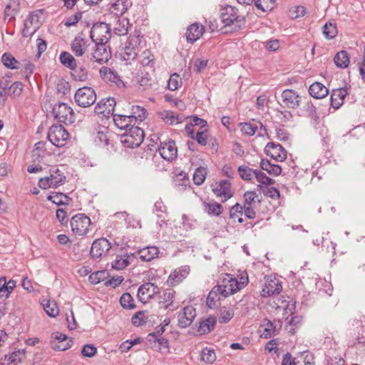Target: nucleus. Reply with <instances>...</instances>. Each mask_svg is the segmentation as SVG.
I'll list each match as a JSON object with an SVG mask.
<instances>
[{
	"instance_id": "obj_1",
	"label": "nucleus",
	"mask_w": 365,
	"mask_h": 365,
	"mask_svg": "<svg viewBox=\"0 0 365 365\" xmlns=\"http://www.w3.org/2000/svg\"><path fill=\"white\" fill-rule=\"evenodd\" d=\"M66 177L63 170L56 167L49 170V175L42 178L38 181V186L42 189L56 188L64 184Z\"/></svg>"
},
{
	"instance_id": "obj_2",
	"label": "nucleus",
	"mask_w": 365,
	"mask_h": 365,
	"mask_svg": "<svg viewBox=\"0 0 365 365\" xmlns=\"http://www.w3.org/2000/svg\"><path fill=\"white\" fill-rule=\"evenodd\" d=\"M247 282H239L235 277L230 274H226L221 282L216 287V290L220 292L222 298L234 294L245 287Z\"/></svg>"
},
{
	"instance_id": "obj_3",
	"label": "nucleus",
	"mask_w": 365,
	"mask_h": 365,
	"mask_svg": "<svg viewBox=\"0 0 365 365\" xmlns=\"http://www.w3.org/2000/svg\"><path fill=\"white\" fill-rule=\"evenodd\" d=\"M144 137L143 130L133 125L121 136V143L127 148H137L143 143Z\"/></svg>"
},
{
	"instance_id": "obj_4",
	"label": "nucleus",
	"mask_w": 365,
	"mask_h": 365,
	"mask_svg": "<svg viewBox=\"0 0 365 365\" xmlns=\"http://www.w3.org/2000/svg\"><path fill=\"white\" fill-rule=\"evenodd\" d=\"M220 18L225 27L232 26V31L240 29L244 22V17L238 15L237 10L231 6H228L222 10Z\"/></svg>"
},
{
	"instance_id": "obj_5",
	"label": "nucleus",
	"mask_w": 365,
	"mask_h": 365,
	"mask_svg": "<svg viewBox=\"0 0 365 365\" xmlns=\"http://www.w3.org/2000/svg\"><path fill=\"white\" fill-rule=\"evenodd\" d=\"M140 43V32L135 31L133 35L128 37L125 43L122 58L124 61L130 62L136 58L138 53V46Z\"/></svg>"
},
{
	"instance_id": "obj_6",
	"label": "nucleus",
	"mask_w": 365,
	"mask_h": 365,
	"mask_svg": "<svg viewBox=\"0 0 365 365\" xmlns=\"http://www.w3.org/2000/svg\"><path fill=\"white\" fill-rule=\"evenodd\" d=\"M111 29L106 23L94 24L90 32L93 43H107L111 37Z\"/></svg>"
},
{
	"instance_id": "obj_7",
	"label": "nucleus",
	"mask_w": 365,
	"mask_h": 365,
	"mask_svg": "<svg viewBox=\"0 0 365 365\" xmlns=\"http://www.w3.org/2000/svg\"><path fill=\"white\" fill-rule=\"evenodd\" d=\"M74 99L78 106L90 107L96 101V93L92 88L84 86L76 91Z\"/></svg>"
},
{
	"instance_id": "obj_8",
	"label": "nucleus",
	"mask_w": 365,
	"mask_h": 365,
	"mask_svg": "<svg viewBox=\"0 0 365 365\" xmlns=\"http://www.w3.org/2000/svg\"><path fill=\"white\" fill-rule=\"evenodd\" d=\"M91 224V219L81 213L74 215L70 220L72 232L78 236L86 235L90 230Z\"/></svg>"
},
{
	"instance_id": "obj_9",
	"label": "nucleus",
	"mask_w": 365,
	"mask_h": 365,
	"mask_svg": "<svg viewBox=\"0 0 365 365\" xmlns=\"http://www.w3.org/2000/svg\"><path fill=\"white\" fill-rule=\"evenodd\" d=\"M69 133L61 125H52L48 132V139L56 147L64 146L68 139Z\"/></svg>"
},
{
	"instance_id": "obj_10",
	"label": "nucleus",
	"mask_w": 365,
	"mask_h": 365,
	"mask_svg": "<svg viewBox=\"0 0 365 365\" xmlns=\"http://www.w3.org/2000/svg\"><path fill=\"white\" fill-rule=\"evenodd\" d=\"M53 113L55 118L61 123L70 125L75 122L74 112L66 103L56 104L53 108Z\"/></svg>"
},
{
	"instance_id": "obj_11",
	"label": "nucleus",
	"mask_w": 365,
	"mask_h": 365,
	"mask_svg": "<svg viewBox=\"0 0 365 365\" xmlns=\"http://www.w3.org/2000/svg\"><path fill=\"white\" fill-rule=\"evenodd\" d=\"M210 187L214 195L220 198L222 202H226L233 196V191L229 180H222L214 182L210 185Z\"/></svg>"
},
{
	"instance_id": "obj_12",
	"label": "nucleus",
	"mask_w": 365,
	"mask_h": 365,
	"mask_svg": "<svg viewBox=\"0 0 365 365\" xmlns=\"http://www.w3.org/2000/svg\"><path fill=\"white\" fill-rule=\"evenodd\" d=\"M160 294V288L151 282H146L139 287L138 290V299L145 304Z\"/></svg>"
},
{
	"instance_id": "obj_13",
	"label": "nucleus",
	"mask_w": 365,
	"mask_h": 365,
	"mask_svg": "<svg viewBox=\"0 0 365 365\" xmlns=\"http://www.w3.org/2000/svg\"><path fill=\"white\" fill-rule=\"evenodd\" d=\"M95 43V48L90 59L98 63L107 62L111 57L110 48L107 43Z\"/></svg>"
},
{
	"instance_id": "obj_14",
	"label": "nucleus",
	"mask_w": 365,
	"mask_h": 365,
	"mask_svg": "<svg viewBox=\"0 0 365 365\" xmlns=\"http://www.w3.org/2000/svg\"><path fill=\"white\" fill-rule=\"evenodd\" d=\"M40 26L39 11L30 13L24 21V29L22 30L23 36H32L39 29Z\"/></svg>"
},
{
	"instance_id": "obj_15",
	"label": "nucleus",
	"mask_w": 365,
	"mask_h": 365,
	"mask_svg": "<svg viewBox=\"0 0 365 365\" xmlns=\"http://www.w3.org/2000/svg\"><path fill=\"white\" fill-rule=\"evenodd\" d=\"M99 74L101 78L107 83L115 85L118 88L125 87L123 81L121 80L120 76L113 69L103 66L100 68Z\"/></svg>"
},
{
	"instance_id": "obj_16",
	"label": "nucleus",
	"mask_w": 365,
	"mask_h": 365,
	"mask_svg": "<svg viewBox=\"0 0 365 365\" xmlns=\"http://www.w3.org/2000/svg\"><path fill=\"white\" fill-rule=\"evenodd\" d=\"M116 101L113 98L108 97L101 99L95 106L94 111L96 114H102L106 118H109L114 113Z\"/></svg>"
},
{
	"instance_id": "obj_17",
	"label": "nucleus",
	"mask_w": 365,
	"mask_h": 365,
	"mask_svg": "<svg viewBox=\"0 0 365 365\" xmlns=\"http://www.w3.org/2000/svg\"><path fill=\"white\" fill-rule=\"evenodd\" d=\"M110 248V242L107 239L102 237L94 240L90 253L93 258H101L106 256Z\"/></svg>"
},
{
	"instance_id": "obj_18",
	"label": "nucleus",
	"mask_w": 365,
	"mask_h": 365,
	"mask_svg": "<svg viewBox=\"0 0 365 365\" xmlns=\"http://www.w3.org/2000/svg\"><path fill=\"white\" fill-rule=\"evenodd\" d=\"M240 126L241 131L250 136L254 135L256 133L259 136L267 134L266 127L260 121L252 120L250 122L241 123Z\"/></svg>"
},
{
	"instance_id": "obj_19",
	"label": "nucleus",
	"mask_w": 365,
	"mask_h": 365,
	"mask_svg": "<svg viewBox=\"0 0 365 365\" xmlns=\"http://www.w3.org/2000/svg\"><path fill=\"white\" fill-rule=\"evenodd\" d=\"M281 97L284 106L287 108L297 109L302 101V97L293 89L284 90Z\"/></svg>"
},
{
	"instance_id": "obj_20",
	"label": "nucleus",
	"mask_w": 365,
	"mask_h": 365,
	"mask_svg": "<svg viewBox=\"0 0 365 365\" xmlns=\"http://www.w3.org/2000/svg\"><path fill=\"white\" fill-rule=\"evenodd\" d=\"M196 317V310L192 306L183 308L178 315V326L181 328L188 327Z\"/></svg>"
},
{
	"instance_id": "obj_21",
	"label": "nucleus",
	"mask_w": 365,
	"mask_h": 365,
	"mask_svg": "<svg viewBox=\"0 0 365 365\" xmlns=\"http://www.w3.org/2000/svg\"><path fill=\"white\" fill-rule=\"evenodd\" d=\"M265 153L276 161L282 162L287 158L286 150L279 144L268 143L264 148Z\"/></svg>"
},
{
	"instance_id": "obj_22",
	"label": "nucleus",
	"mask_w": 365,
	"mask_h": 365,
	"mask_svg": "<svg viewBox=\"0 0 365 365\" xmlns=\"http://www.w3.org/2000/svg\"><path fill=\"white\" fill-rule=\"evenodd\" d=\"M158 150L161 157L168 161H172L177 157V148L172 140L161 143Z\"/></svg>"
},
{
	"instance_id": "obj_23",
	"label": "nucleus",
	"mask_w": 365,
	"mask_h": 365,
	"mask_svg": "<svg viewBox=\"0 0 365 365\" xmlns=\"http://www.w3.org/2000/svg\"><path fill=\"white\" fill-rule=\"evenodd\" d=\"M282 289V284L276 277H269L267 279L264 287L261 292V295L264 297H269L279 294Z\"/></svg>"
},
{
	"instance_id": "obj_24",
	"label": "nucleus",
	"mask_w": 365,
	"mask_h": 365,
	"mask_svg": "<svg viewBox=\"0 0 365 365\" xmlns=\"http://www.w3.org/2000/svg\"><path fill=\"white\" fill-rule=\"evenodd\" d=\"M175 292L172 289L160 291V294H157L158 301L161 307L165 309L175 310L178 307L173 304Z\"/></svg>"
},
{
	"instance_id": "obj_25",
	"label": "nucleus",
	"mask_w": 365,
	"mask_h": 365,
	"mask_svg": "<svg viewBox=\"0 0 365 365\" xmlns=\"http://www.w3.org/2000/svg\"><path fill=\"white\" fill-rule=\"evenodd\" d=\"M88 40L81 36H76L72 41L71 47L76 56H83L88 47Z\"/></svg>"
},
{
	"instance_id": "obj_26",
	"label": "nucleus",
	"mask_w": 365,
	"mask_h": 365,
	"mask_svg": "<svg viewBox=\"0 0 365 365\" xmlns=\"http://www.w3.org/2000/svg\"><path fill=\"white\" fill-rule=\"evenodd\" d=\"M348 95L346 87L334 89L330 97L331 106L334 109L339 108L344 103L345 97Z\"/></svg>"
},
{
	"instance_id": "obj_27",
	"label": "nucleus",
	"mask_w": 365,
	"mask_h": 365,
	"mask_svg": "<svg viewBox=\"0 0 365 365\" xmlns=\"http://www.w3.org/2000/svg\"><path fill=\"white\" fill-rule=\"evenodd\" d=\"M189 274V268L184 267L175 269L168 277L167 283L170 286H176L180 284Z\"/></svg>"
},
{
	"instance_id": "obj_28",
	"label": "nucleus",
	"mask_w": 365,
	"mask_h": 365,
	"mask_svg": "<svg viewBox=\"0 0 365 365\" xmlns=\"http://www.w3.org/2000/svg\"><path fill=\"white\" fill-rule=\"evenodd\" d=\"M132 4L131 0H115L111 4L110 10L115 16H121L131 7Z\"/></svg>"
},
{
	"instance_id": "obj_29",
	"label": "nucleus",
	"mask_w": 365,
	"mask_h": 365,
	"mask_svg": "<svg viewBox=\"0 0 365 365\" xmlns=\"http://www.w3.org/2000/svg\"><path fill=\"white\" fill-rule=\"evenodd\" d=\"M204 31L203 26L197 23L190 25L187 30L186 38L188 42L193 43L202 36Z\"/></svg>"
},
{
	"instance_id": "obj_30",
	"label": "nucleus",
	"mask_w": 365,
	"mask_h": 365,
	"mask_svg": "<svg viewBox=\"0 0 365 365\" xmlns=\"http://www.w3.org/2000/svg\"><path fill=\"white\" fill-rule=\"evenodd\" d=\"M309 94L314 98H323L329 93L328 88L319 82L313 83L309 88Z\"/></svg>"
},
{
	"instance_id": "obj_31",
	"label": "nucleus",
	"mask_w": 365,
	"mask_h": 365,
	"mask_svg": "<svg viewBox=\"0 0 365 365\" xmlns=\"http://www.w3.org/2000/svg\"><path fill=\"white\" fill-rule=\"evenodd\" d=\"M159 249L155 246H148L138 251L140 259L145 262H150L158 257Z\"/></svg>"
},
{
	"instance_id": "obj_32",
	"label": "nucleus",
	"mask_w": 365,
	"mask_h": 365,
	"mask_svg": "<svg viewBox=\"0 0 365 365\" xmlns=\"http://www.w3.org/2000/svg\"><path fill=\"white\" fill-rule=\"evenodd\" d=\"M202 206L205 212L209 215L219 216L223 211V207L221 204L214 200H211L210 202L204 201L202 202Z\"/></svg>"
},
{
	"instance_id": "obj_33",
	"label": "nucleus",
	"mask_w": 365,
	"mask_h": 365,
	"mask_svg": "<svg viewBox=\"0 0 365 365\" xmlns=\"http://www.w3.org/2000/svg\"><path fill=\"white\" fill-rule=\"evenodd\" d=\"M132 25L129 23V20L127 18L120 17L114 26L113 31L118 36H124L128 34L129 28Z\"/></svg>"
},
{
	"instance_id": "obj_34",
	"label": "nucleus",
	"mask_w": 365,
	"mask_h": 365,
	"mask_svg": "<svg viewBox=\"0 0 365 365\" xmlns=\"http://www.w3.org/2000/svg\"><path fill=\"white\" fill-rule=\"evenodd\" d=\"M217 323L216 317L214 316H210L207 319L202 320L200 322V325L198 327V332L200 334H206L211 332Z\"/></svg>"
},
{
	"instance_id": "obj_35",
	"label": "nucleus",
	"mask_w": 365,
	"mask_h": 365,
	"mask_svg": "<svg viewBox=\"0 0 365 365\" xmlns=\"http://www.w3.org/2000/svg\"><path fill=\"white\" fill-rule=\"evenodd\" d=\"M113 118L115 125L120 130H128L131 125L133 121L129 115L114 114Z\"/></svg>"
},
{
	"instance_id": "obj_36",
	"label": "nucleus",
	"mask_w": 365,
	"mask_h": 365,
	"mask_svg": "<svg viewBox=\"0 0 365 365\" xmlns=\"http://www.w3.org/2000/svg\"><path fill=\"white\" fill-rule=\"evenodd\" d=\"M24 358V351L23 350H18L8 355H6L3 364L17 365L19 363L21 362Z\"/></svg>"
},
{
	"instance_id": "obj_37",
	"label": "nucleus",
	"mask_w": 365,
	"mask_h": 365,
	"mask_svg": "<svg viewBox=\"0 0 365 365\" xmlns=\"http://www.w3.org/2000/svg\"><path fill=\"white\" fill-rule=\"evenodd\" d=\"M262 170L267 171L269 174L278 176L282 173V168L276 164L271 163L268 160L262 159L260 162Z\"/></svg>"
},
{
	"instance_id": "obj_38",
	"label": "nucleus",
	"mask_w": 365,
	"mask_h": 365,
	"mask_svg": "<svg viewBox=\"0 0 365 365\" xmlns=\"http://www.w3.org/2000/svg\"><path fill=\"white\" fill-rule=\"evenodd\" d=\"M129 116L134 123L137 120L142 122L146 118V110L142 106H132Z\"/></svg>"
},
{
	"instance_id": "obj_39",
	"label": "nucleus",
	"mask_w": 365,
	"mask_h": 365,
	"mask_svg": "<svg viewBox=\"0 0 365 365\" xmlns=\"http://www.w3.org/2000/svg\"><path fill=\"white\" fill-rule=\"evenodd\" d=\"M133 255H124L116 256L115 259L112 262V268L116 270H121L130 264V259Z\"/></svg>"
},
{
	"instance_id": "obj_40",
	"label": "nucleus",
	"mask_w": 365,
	"mask_h": 365,
	"mask_svg": "<svg viewBox=\"0 0 365 365\" xmlns=\"http://www.w3.org/2000/svg\"><path fill=\"white\" fill-rule=\"evenodd\" d=\"M335 65L340 68H346L349 64V56L346 51H340L334 58Z\"/></svg>"
},
{
	"instance_id": "obj_41",
	"label": "nucleus",
	"mask_w": 365,
	"mask_h": 365,
	"mask_svg": "<svg viewBox=\"0 0 365 365\" xmlns=\"http://www.w3.org/2000/svg\"><path fill=\"white\" fill-rule=\"evenodd\" d=\"M72 76L75 81H86L88 77V71L84 65L77 66L71 69Z\"/></svg>"
},
{
	"instance_id": "obj_42",
	"label": "nucleus",
	"mask_w": 365,
	"mask_h": 365,
	"mask_svg": "<svg viewBox=\"0 0 365 365\" xmlns=\"http://www.w3.org/2000/svg\"><path fill=\"white\" fill-rule=\"evenodd\" d=\"M19 12L18 4L15 0H11L4 9V19L9 21L15 18Z\"/></svg>"
},
{
	"instance_id": "obj_43",
	"label": "nucleus",
	"mask_w": 365,
	"mask_h": 365,
	"mask_svg": "<svg viewBox=\"0 0 365 365\" xmlns=\"http://www.w3.org/2000/svg\"><path fill=\"white\" fill-rule=\"evenodd\" d=\"M60 62L66 67L69 69L75 68L76 66V60L75 58L68 52L63 51L59 56Z\"/></svg>"
},
{
	"instance_id": "obj_44",
	"label": "nucleus",
	"mask_w": 365,
	"mask_h": 365,
	"mask_svg": "<svg viewBox=\"0 0 365 365\" xmlns=\"http://www.w3.org/2000/svg\"><path fill=\"white\" fill-rule=\"evenodd\" d=\"M220 292L216 290V287H214L211 292L208 294L206 299L207 305L210 309L217 307V302L222 299Z\"/></svg>"
},
{
	"instance_id": "obj_45",
	"label": "nucleus",
	"mask_w": 365,
	"mask_h": 365,
	"mask_svg": "<svg viewBox=\"0 0 365 365\" xmlns=\"http://www.w3.org/2000/svg\"><path fill=\"white\" fill-rule=\"evenodd\" d=\"M161 118L170 125L178 124L182 121V118L175 115L174 112L170 110H165L160 113Z\"/></svg>"
},
{
	"instance_id": "obj_46",
	"label": "nucleus",
	"mask_w": 365,
	"mask_h": 365,
	"mask_svg": "<svg viewBox=\"0 0 365 365\" xmlns=\"http://www.w3.org/2000/svg\"><path fill=\"white\" fill-rule=\"evenodd\" d=\"M322 33L326 38L332 39L338 34V30L335 24L329 22L322 27Z\"/></svg>"
},
{
	"instance_id": "obj_47",
	"label": "nucleus",
	"mask_w": 365,
	"mask_h": 365,
	"mask_svg": "<svg viewBox=\"0 0 365 365\" xmlns=\"http://www.w3.org/2000/svg\"><path fill=\"white\" fill-rule=\"evenodd\" d=\"M43 309L46 314L52 317H55L58 314L59 309L57 304L53 300H48L42 304Z\"/></svg>"
},
{
	"instance_id": "obj_48",
	"label": "nucleus",
	"mask_w": 365,
	"mask_h": 365,
	"mask_svg": "<svg viewBox=\"0 0 365 365\" xmlns=\"http://www.w3.org/2000/svg\"><path fill=\"white\" fill-rule=\"evenodd\" d=\"M297 365H314V359L313 355L308 352L304 351L299 356L296 357Z\"/></svg>"
},
{
	"instance_id": "obj_49",
	"label": "nucleus",
	"mask_w": 365,
	"mask_h": 365,
	"mask_svg": "<svg viewBox=\"0 0 365 365\" xmlns=\"http://www.w3.org/2000/svg\"><path fill=\"white\" fill-rule=\"evenodd\" d=\"M238 173L242 180L250 181L253 179L255 170H253L248 166L240 165L238 168Z\"/></svg>"
},
{
	"instance_id": "obj_50",
	"label": "nucleus",
	"mask_w": 365,
	"mask_h": 365,
	"mask_svg": "<svg viewBox=\"0 0 365 365\" xmlns=\"http://www.w3.org/2000/svg\"><path fill=\"white\" fill-rule=\"evenodd\" d=\"M207 168L204 167L197 168L193 175V182L196 185H202L207 175Z\"/></svg>"
},
{
	"instance_id": "obj_51",
	"label": "nucleus",
	"mask_w": 365,
	"mask_h": 365,
	"mask_svg": "<svg viewBox=\"0 0 365 365\" xmlns=\"http://www.w3.org/2000/svg\"><path fill=\"white\" fill-rule=\"evenodd\" d=\"M302 322V317L299 316H292L291 319L287 322V324L285 327L286 330L290 334L295 333L296 329L298 328L299 324Z\"/></svg>"
},
{
	"instance_id": "obj_52",
	"label": "nucleus",
	"mask_w": 365,
	"mask_h": 365,
	"mask_svg": "<svg viewBox=\"0 0 365 365\" xmlns=\"http://www.w3.org/2000/svg\"><path fill=\"white\" fill-rule=\"evenodd\" d=\"M1 61L8 68L15 69L17 68L19 61L10 53H5L2 55Z\"/></svg>"
},
{
	"instance_id": "obj_53",
	"label": "nucleus",
	"mask_w": 365,
	"mask_h": 365,
	"mask_svg": "<svg viewBox=\"0 0 365 365\" xmlns=\"http://www.w3.org/2000/svg\"><path fill=\"white\" fill-rule=\"evenodd\" d=\"M306 14V8L303 6H294L288 11L289 16L292 19L302 17Z\"/></svg>"
},
{
	"instance_id": "obj_54",
	"label": "nucleus",
	"mask_w": 365,
	"mask_h": 365,
	"mask_svg": "<svg viewBox=\"0 0 365 365\" xmlns=\"http://www.w3.org/2000/svg\"><path fill=\"white\" fill-rule=\"evenodd\" d=\"M121 306L125 309H132L135 307L134 299L130 293H124L120 299Z\"/></svg>"
},
{
	"instance_id": "obj_55",
	"label": "nucleus",
	"mask_w": 365,
	"mask_h": 365,
	"mask_svg": "<svg viewBox=\"0 0 365 365\" xmlns=\"http://www.w3.org/2000/svg\"><path fill=\"white\" fill-rule=\"evenodd\" d=\"M48 200L52 201L56 205H67L68 203V197L62 192H56L48 197Z\"/></svg>"
},
{
	"instance_id": "obj_56",
	"label": "nucleus",
	"mask_w": 365,
	"mask_h": 365,
	"mask_svg": "<svg viewBox=\"0 0 365 365\" xmlns=\"http://www.w3.org/2000/svg\"><path fill=\"white\" fill-rule=\"evenodd\" d=\"M256 7L262 11H270L274 8V0H254Z\"/></svg>"
},
{
	"instance_id": "obj_57",
	"label": "nucleus",
	"mask_w": 365,
	"mask_h": 365,
	"mask_svg": "<svg viewBox=\"0 0 365 365\" xmlns=\"http://www.w3.org/2000/svg\"><path fill=\"white\" fill-rule=\"evenodd\" d=\"M234 317V311L232 309H227L225 307L220 310L219 322L220 323H227Z\"/></svg>"
},
{
	"instance_id": "obj_58",
	"label": "nucleus",
	"mask_w": 365,
	"mask_h": 365,
	"mask_svg": "<svg viewBox=\"0 0 365 365\" xmlns=\"http://www.w3.org/2000/svg\"><path fill=\"white\" fill-rule=\"evenodd\" d=\"M257 182L261 185H271L274 183V180L267 177L261 170H255V176Z\"/></svg>"
},
{
	"instance_id": "obj_59",
	"label": "nucleus",
	"mask_w": 365,
	"mask_h": 365,
	"mask_svg": "<svg viewBox=\"0 0 365 365\" xmlns=\"http://www.w3.org/2000/svg\"><path fill=\"white\" fill-rule=\"evenodd\" d=\"M140 62L143 66H150V68L154 66V57L149 50L144 51L140 56Z\"/></svg>"
},
{
	"instance_id": "obj_60",
	"label": "nucleus",
	"mask_w": 365,
	"mask_h": 365,
	"mask_svg": "<svg viewBox=\"0 0 365 365\" xmlns=\"http://www.w3.org/2000/svg\"><path fill=\"white\" fill-rule=\"evenodd\" d=\"M201 359L203 361L212 364L216 360V355L214 350L205 348L201 351Z\"/></svg>"
},
{
	"instance_id": "obj_61",
	"label": "nucleus",
	"mask_w": 365,
	"mask_h": 365,
	"mask_svg": "<svg viewBox=\"0 0 365 365\" xmlns=\"http://www.w3.org/2000/svg\"><path fill=\"white\" fill-rule=\"evenodd\" d=\"M107 275L108 273L105 270L98 271L92 273L89 276L88 279L91 284H97L103 281L106 278Z\"/></svg>"
},
{
	"instance_id": "obj_62",
	"label": "nucleus",
	"mask_w": 365,
	"mask_h": 365,
	"mask_svg": "<svg viewBox=\"0 0 365 365\" xmlns=\"http://www.w3.org/2000/svg\"><path fill=\"white\" fill-rule=\"evenodd\" d=\"M82 19V12L78 11L71 15L70 16L66 17L63 24L66 27H71L73 26H76L77 23Z\"/></svg>"
},
{
	"instance_id": "obj_63",
	"label": "nucleus",
	"mask_w": 365,
	"mask_h": 365,
	"mask_svg": "<svg viewBox=\"0 0 365 365\" xmlns=\"http://www.w3.org/2000/svg\"><path fill=\"white\" fill-rule=\"evenodd\" d=\"M180 84L181 80L180 78V76L175 73L170 76L168 82V88L169 90L173 91L177 90Z\"/></svg>"
},
{
	"instance_id": "obj_64",
	"label": "nucleus",
	"mask_w": 365,
	"mask_h": 365,
	"mask_svg": "<svg viewBox=\"0 0 365 365\" xmlns=\"http://www.w3.org/2000/svg\"><path fill=\"white\" fill-rule=\"evenodd\" d=\"M23 90V84L19 81H16L11 84L8 90L9 96H14V97L19 96Z\"/></svg>"
}]
</instances>
